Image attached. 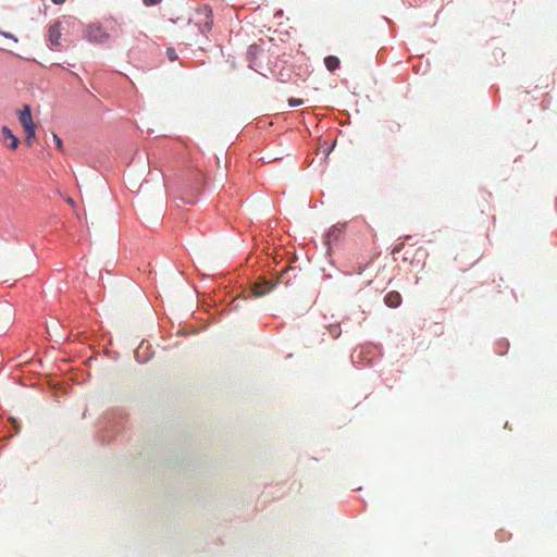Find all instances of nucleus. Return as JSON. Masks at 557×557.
Wrapping results in <instances>:
<instances>
[{
  "instance_id": "nucleus-1",
  "label": "nucleus",
  "mask_w": 557,
  "mask_h": 557,
  "mask_svg": "<svg viewBox=\"0 0 557 557\" xmlns=\"http://www.w3.org/2000/svg\"><path fill=\"white\" fill-rule=\"evenodd\" d=\"M275 282L264 277L258 276L253 280L248 278L246 282H236L233 289L230 292H225V295L219 294L215 295L212 301L214 304L221 302L224 307L221 310H216L214 313H226V311L232 310H240V302L249 297H261L268 293H270L274 286Z\"/></svg>"
},
{
  "instance_id": "nucleus-2",
  "label": "nucleus",
  "mask_w": 557,
  "mask_h": 557,
  "mask_svg": "<svg viewBox=\"0 0 557 557\" xmlns=\"http://www.w3.org/2000/svg\"><path fill=\"white\" fill-rule=\"evenodd\" d=\"M18 121L25 132V144L30 147L36 138V129L37 125L33 121L32 115V107L29 104H24L23 109L18 111Z\"/></svg>"
},
{
  "instance_id": "nucleus-3",
  "label": "nucleus",
  "mask_w": 557,
  "mask_h": 557,
  "mask_svg": "<svg viewBox=\"0 0 557 557\" xmlns=\"http://www.w3.org/2000/svg\"><path fill=\"white\" fill-rule=\"evenodd\" d=\"M196 16L198 21L195 25L198 27L199 32L202 35L210 33L213 26V11L211 7L209 4L199 7L196 11Z\"/></svg>"
},
{
  "instance_id": "nucleus-4",
  "label": "nucleus",
  "mask_w": 557,
  "mask_h": 557,
  "mask_svg": "<svg viewBox=\"0 0 557 557\" xmlns=\"http://www.w3.org/2000/svg\"><path fill=\"white\" fill-rule=\"evenodd\" d=\"M84 37L91 44L104 45L111 36L103 29L102 24L97 22L86 26Z\"/></svg>"
},
{
  "instance_id": "nucleus-5",
  "label": "nucleus",
  "mask_w": 557,
  "mask_h": 557,
  "mask_svg": "<svg viewBox=\"0 0 557 557\" xmlns=\"http://www.w3.org/2000/svg\"><path fill=\"white\" fill-rule=\"evenodd\" d=\"M203 188L205 183L202 176L200 173H198L193 186L190 187V190L187 191L186 195L182 197V200L188 205H195L198 200V196L202 193Z\"/></svg>"
},
{
  "instance_id": "nucleus-6",
  "label": "nucleus",
  "mask_w": 557,
  "mask_h": 557,
  "mask_svg": "<svg viewBox=\"0 0 557 557\" xmlns=\"http://www.w3.org/2000/svg\"><path fill=\"white\" fill-rule=\"evenodd\" d=\"M345 231V226L341 224H335L329 228L325 234L324 243L327 247H330L333 243L337 242L342 234Z\"/></svg>"
},
{
  "instance_id": "nucleus-7",
  "label": "nucleus",
  "mask_w": 557,
  "mask_h": 557,
  "mask_svg": "<svg viewBox=\"0 0 557 557\" xmlns=\"http://www.w3.org/2000/svg\"><path fill=\"white\" fill-rule=\"evenodd\" d=\"M1 133H2V137L5 141H8L7 146L12 149V150H15L18 145H20V139L16 135H14V133L12 132V129L8 126V125H3L1 127Z\"/></svg>"
},
{
  "instance_id": "nucleus-8",
  "label": "nucleus",
  "mask_w": 557,
  "mask_h": 557,
  "mask_svg": "<svg viewBox=\"0 0 557 557\" xmlns=\"http://www.w3.org/2000/svg\"><path fill=\"white\" fill-rule=\"evenodd\" d=\"M262 52L261 46L258 44H251L248 46L247 52H246V59L249 62V67L251 70H256L257 66V58L259 53Z\"/></svg>"
},
{
  "instance_id": "nucleus-9",
  "label": "nucleus",
  "mask_w": 557,
  "mask_h": 557,
  "mask_svg": "<svg viewBox=\"0 0 557 557\" xmlns=\"http://www.w3.org/2000/svg\"><path fill=\"white\" fill-rule=\"evenodd\" d=\"M382 299H383L384 304L391 309L398 308L403 301L401 295L395 290L388 292L387 294H385L383 296Z\"/></svg>"
},
{
  "instance_id": "nucleus-10",
  "label": "nucleus",
  "mask_w": 557,
  "mask_h": 557,
  "mask_svg": "<svg viewBox=\"0 0 557 557\" xmlns=\"http://www.w3.org/2000/svg\"><path fill=\"white\" fill-rule=\"evenodd\" d=\"M60 25L54 23L48 29V41L51 47H58L60 45Z\"/></svg>"
},
{
  "instance_id": "nucleus-11",
  "label": "nucleus",
  "mask_w": 557,
  "mask_h": 557,
  "mask_svg": "<svg viewBox=\"0 0 557 557\" xmlns=\"http://www.w3.org/2000/svg\"><path fill=\"white\" fill-rule=\"evenodd\" d=\"M324 65L331 73H335L341 67V60L336 55H327L324 58Z\"/></svg>"
},
{
  "instance_id": "nucleus-12",
  "label": "nucleus",
  "mask_w": 557,
  "mask_h": 557,
  "mask_svg": "<svg viewBox=\"0 0 557 557\" xmlns=\"http://www.w3.org/2000/svg\"><path fill=\"white\" fill-rule=\"evenodd\" d=\"M166 57L171 62H174L178 59V55L174 48L170 47L166 49Z\"/></svg>"
},
{
  "instance_id": "nucleus-13",
  "label": "nucleus",
  "mask_w": 557,
  "mask_h": 557,
  "mask_svg": "<svg viewBox=\"0 0 557 557\" xmlns=\"http://www.w3.org/2000/svg\"><path fill=\"white\" fill-rule=\"evenodd\" d=\"M52 135H53V141H54L55 148L58 150H62L63 149V141H62V139L57 134H54V133Z\"/></svg>"
},
{
  "instance_id": "nucleus-14",
  "label": "nucleus",
  "mask_w": 557,
  "mask_h": 557,
  "mask_svg": "<svg viewBox=\"0 0 557 557\" xmlns=\"http://www.w3.org/2000/svg\"><path fill=\"white\" fill-rule=\"evenodd\" d=\"M0 35L8 38V39H12L14 42H17V38L14 34L10 33V32H4V30H1L0 29Z\"/></svg>"
},
{
  "instance_id": "nucleus-15",
  "label": "nucleus",
  "mask_w": 557,
  "mask_h": 557,
  "mask_svg": "<svg viewBox=\"0 0 557 557\" xmlns=\"http://www.w3.org/2000/svg\"><path fill=\"white\" fill-rule=\"evenodd\" d=\"M288 101H289V107H292V108L301 106L304 103V101L298 98H289Z\"/></svg>"
},
{
  "instance_id": "nucleus-16",
  "label": "nucleus",
  "mask_w": 557,
  "mask_h": 557,
  "mask_svg": "<svg viewBox=\"0 0 557 557\" xmlns=\"http://www.w3.org/2000/svg\"><path fill=\"white\" fill-rule=\"evenodd\" d=\"M162 0H143V3L146 5V7H153V5H157L161 2Z\"/></svg>"
},
{
  "instance_id": "nucleus-17",
  "label": "nucleus",
  "mask_w": 557,
  "mask_h": 557,
  "mask_svg": "<svg viewBox=\"0 0 557 557\" xmlns=\"http://www.w3.org/2000/svg\"><path fill=\"white\" fill-rule=\"evenodd\" d=\"M331 335L335 338L339 335V329L338 326H331L330 327Z\"/></svg>"
},
{
  "instance_id": "nucleus-18",
  "label": "nucleus",
  "mask_w": 557,
  "mask_h": 557,
  "mask_svg": "<svg viewBox=\"0 0 557 557\" xmlns=\"http://www.w3.org/2000/svg\"><path fill=\"white\" fill-rule=\"evenodd\" d=\"M336 141H333L327 148L324 149V153L327 157L335 148Z\"/></svg>"
},
{
  "instance_id": "nucleus-19",
  "label": "nucleus",
  "mask_w": 557,
  "mask_h": 557,
  "mask_svg": "<svg viewBox=\"0 0 557 557\" xmlns=\"http://www.w3.org/2000/svg\"><path fill=\"white\" fill-rule=\"evenodd\" d=\"M54 4H63L66 0H51Z\"/></svg>"
},
{
  "instance_id": "nucleus-20",
  "label": "nucleus",
  "mask_w": 557,
  "mask_h": 557,
  "mask_svg": "<svg viewBox=\"0 0 557 557\" xmlns=\"http://www.w3.org/2000/svg\"><path fill=\"white\" fill-rule=\"evenodd\" d=\"M401 248H403V245L400 244V245H398V246H396V247H395L394 251H395V252H398V251H400V250H401Z\"/></svg>"
},
{
  "instance_id": "nucleus-21",
  "label": "nucleus",
  "mask_w": 557,
  "mask_h": 557,
  "mask_svg": "<svg viewBox=\"0 0 557 557\" xmlns=\"http://www.w3.org/2000/svg\"><path fill=\"white\" fill-rule=\"evenodd\" d=\"M384 20L391 25L392 24V21L388 20L387 17H384Z\"/></svg>"
},
{
  "instance_id": "nucleus-22",
  "label": "nucleus",
  "mask_w": 557,
  "mask_h": 557,
  "mask_svg": "<svg viewBox=\"0 0 557 557\" xmlns=\"http://www.w3.org/2000/svg\"><path fill=\"white\" fill-rule=\"evenodd\" d=\"M282 15V11H278L277 13H275V16H281Z\"/></svg>"
}]
</instances>
